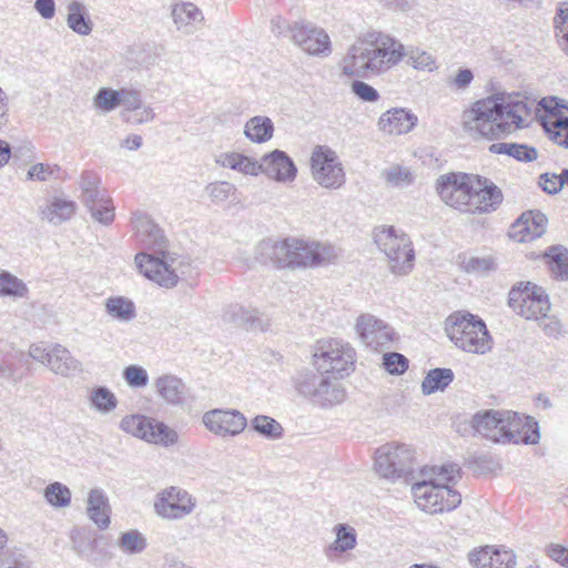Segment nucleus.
Masks as SVG:
<instances>
[{
    "mask_svg": "<svg viewBox=\"0 0 568 568\" xmlns=\"http://www.w3.org/2000/svg\"><path fill=\"white\" fill-rule=\"evenodd\" d=\"M534 102L520 93H496L476 101L463 114L464 126L488 139H499L527 125Z\"/></svg>",
    "mask_w": 568,
    "mask_h": 568,
    "instance_id": "nucleus-1",
    "label": "nucleus"
},
{
    "mask_svg": "<svg viewBox=\"0 0 568 568\" xmlns=\"http://www.w3.org/2000/svg\"><path fill=\"white\" fill-rule=\"evenodd\" d=\"M136 241L145 251L136 253L134 261L140 273L160 286L174 287L180 276H191V264L168 255V241L163 230L151 215H134L132 220Z\"/></svg>",
    "mask_w": 568,
    "mask_h": 568,
    "instance_id": "nucleus-2",
    "label": "nucleus"
},
{
    "mask_svg": "<svg viewBox=\"0 0 568 568\" xmlns=\"http://www.w3.org/2000/svg\"><path fill=\"white\" fill-rule=\"evenodd\" d=\"M403 43L389 34L372 31L349 45L338 62L342 75L364 79L381 75L403 60Z\"/></svg>",
    "mask_w": 568,
    "mask_h": 568,
    "instance_id": "nucleus-3",
    "label": "nucleus"
},
{
    "mask_svg": "<svg viewBox=\"0 0 568 568\" xmlns=\"http://www.w3.org/2000/svg\"><path fill=\"white\" fill-rule=\"evenodd\" d=\"M257 258L277 268L317 267L332 263L338 256L334 245L294 236L262 240L256 247Z\"/></svg>",
    "mask_w": 568,
    "mask_h": 568,
    "instance_id": "nucleus-4",
    "label": "nucleus"
},
{
    "mask_svg": "<svg viewBox=\"0 0 568 568\" xmlns=\"http://www.w3.org/2000/svg\"><path fill=\"white\" fill-rule=\"evenodd\" d=\"M445 329L449 339L465 352L486 354L491 349L493 338L478 315L454 313L446 320Z\"/></svg>",
    "mask_w": 568,
    "mask_h": 568,
    "instance_id": "nucleus-5",
    "label": "nucleus"
},
{
    "mask_svg": "<svg viewBox=\"0 0 568 568\" xmlns=\"http://www.w3.org/2000/svg\"><path fill=\"white\" fill-rule=\"evenodd\" d=\"M373 241L389 263L392 273L407 274L414 265L415 252L409 237L395 226H377L373 231Z\"/></svg>",
    "mask_w": 568,
    "mask_h": 568,
    "instance_id": "nucleus-6",
    "label": "nucleus"
},
{
    "mask_svg": "<svg viewBox=\"0 0 568 568\" xmlns=\"http://www.w3.org/2000/svg\"><path fill=\"white\" fill-rule=\"evenodd\" d=\"M414 463L415 453L408 445L389 443L376 450L374 467L386 479L409 481L414 479Z\"/></svg>",
    "mask_w": 568,
    "mask_h": 568,
    "instance_id": "nucleus-7",
    "label": "nucleus"
},
{
    "mask_svg": "<svg viewBox=\"0 0 568 568\" xmlns=\"http://www.w3.org/2000/svg\"><path fill=\"white\" fill-rule=\"evenodd\" d=\"M415 500L423 510L429 514L452 511L462 503V495L450 485L437 483L428 477L412 485Z\"/></svg>",
    "mask_w": 568,
    "mask_h": 568,
    "instance_id": "nucleus-8",
    "label": "nucleus"
},
{
    "mask_svg": "<svg viewBox=\"0 0 568 568\" xmlns=\"http://www.w3.org/2000/svg\"><path fill=\"white\" fill-rule=\"evenodd\" d=\"M476 181V174L464 172L445 173L436 180V192L448 206L469 212Z\"/></svg>",
    "mask_w": 568,
    "mask_h": 568,
    "instance_id": "nucleus-9",
    "label": "nucleus"
},
{
    "mask_svg": "<svg viewBox=\"0 0 568 568\" xmlns=\"http://www.w3.org/2000/svg\"><path fill=\"white\" fill-rule=\"evenodd\" d=\"M293 385L298 395L322 405H332L344 399L339 385L331 383L323 374L304 369L293 376Z\"/></svg>",
    "mask_w": 568,
    "mask_h": 568,
    "instance_id": "nucleus-10",
    "label": "nucleus"
},
{
    "mask_svg": "<svg viewBox=\"0 0 568 568\" xmlns=\"http://www.w3.org/2000/svg\"><path fill=\"white\" fill-rule=\"evenodd\" d=\"M354 349L341 339L322 342L315 353L318 369L332 374L334 378L348 375L354 367Z\"/></svg>",
    "mask_w": 568,
    "mask_h": 568,
    "instance_id": "nucleus-11",
    "label": "nucleus"
},
{
    "mask_svg": "<svg viewBox=\"0 0 568 568\" xmlns=\"http://www.w3.org/2000/svg\"><path fill=\"white\" fill-rule=\"evenodd\" d=\"M310 162L312 176L321 186L336 190L345 183L343 164L329 146H315Z\"/></svg>",
    "mask_w": 568,
    "mask_h": 568,
    "instance_id": "nucleus-12",
    "label": "nucleus"
},
{
    "mask_svg": "<svg viewBox=\"0 0 568 568\" xmlns=\"http://www.w3.org/2000/svg\"><path fill=\"white\" fill-rule=\"evenodd\" d=\"M501 444L535 445L540 439L538 422L517 412L507 410Z\"/></svg>",
    "mask_w": 568,
    "mask_h": 568,
    "instance_id": "nucleus-13",
    "label": "nucleus"
},
{
    "mask_svg": "<svg viewBox=\"0 0 568 568\" xmlns=\"http://www.w3.org/2000/svg\"><path fill=\"white\" fill-rule=\"evenodd\" d=\"M195 507V499L185 489L171 486L156 495L155 513L166 519H182Z\"/></svg>",
    "mask_w": 568,
    "mask_h": 568,
    "instance_id": "nucleus-14",
    "label": "nucleus"
},
{
    "mask_svg": "<svg viewBox=\"0 0 568 568\" xmlns=\"http://www.w3.org/2000/svg\"><path fill=\"white\" fill-rule=\"evenodd\" d=\"M292 41L310 55L326 58L332 53L327 32L311 22H294Z\"/></svg>",
    "mask_w": 568,
    "mask_h": 568,
    "instance_id": "nucleus-15",
    "label": "nucleus"
},
{
    "mask_svg": "<svg viewBox=\"0 0 568 568\" xmlns=\"http://www.w3.org/2000/svg\"><path fill=\"white\" fill-rule=\"evenodd\" d=\"M202 423L216 436L234 437L247 426L245 416L237 409L214 408L204 413Z\"/></svg>",
    "mask_w": 568,
    "mask_h": 568,
    "instance_id": "nucleus-16",
    "label": "nucleus"
},
{
    "mask_svg": "<svg viewBox=\"0 0 568 568\" xmlns=\"http://www.w3.org/2000/svg\"><path fill=\"white\" fill-rule=\"evenodd\" d=\"M100 178L92 171L83 172L79 180L81 199L90 213H113L115 206L104 190L99 189Z\"/></svg>",
    "mask_w": 568,
    "mask_h": 568,
    "instance_id": "nucleus-17",
    "label": "nucleus"
},
{
    "mask_svg": "<svg viewBox=\"0 0 568 568\" xmlns=\"http://www.w3.org/2000/svg\"><path fill=\"white\" fill-rule=\"evenodd\" d=\"M468 561L475 568H516L517 555L504 546H480L468 554Z\"/></svg>",
    "mask_w": 568,
    "mask_h": 568,
    "instance_id": "nucleus-18",
    "label": "nucleus"
},
{
    "mask_svg": "<svg viewBox=\"0 0 568 568\" xmlns=\"http://www.w3.org/2000/svg\"><path fill=\"white\" fill-rule=\"evenodd\" d=\"M504 201L501 190L489 179L477 175L468 213H488L499 209Z\"/></svg>",
    "mask_w": 568,
    "mask_h": 568,
    "instance_id": "nucleus-19",
    "label": "nucleus"
},
{
    "mask_svg": "<svg viewBox=\"0 0 568 568\" xmlns=\"http://www.w3.org/2000/svg\"><path fill=\"white\" fill-rule=\"evenodd\" d=\"M261 173L277 182L287 183L295 180L297 169L293 160L281 150H274L262 156Z\"/></svg>",
    "mask_w": 568,
    "mask_h": 568,
    "instance_id": "nucleus-20",
    "label": "nucleus"
},
{
    "mask_svg": "<svg viewBox=\"0 0 568 568\" xmlns=\"http://www.w3.org/2000/svg\"><path fill=\"white\" fill-rule=\"evenodd\" d=\"M506 414L507 410L493 408L478 410L471 417V428L483 437L494 443L501 444Z\"/></svg>",
    "mask_w": 568,
    "mask_h": 568,
    "instance_id": "nucleus-21",
    "label": "nucleus"
},
{
    "mask_svg": "<svg viewBox=\"0 0 568 568\" xmlns=\"http://www.w3.org/2000/svg\"><path fill=\"white\" fill-rule=\"evenodd\" d=\"M417 121L418 119L413 112L404 108H394L379 116L377 126L385 134L400 135L410 132Z\"/></svg>",
    "mask_w": 568,
    "mask_h": 568,
    "instance_id": "nucleus-22",
    "label": "nucleus"
},
{
    "mask_svg": "<svg viewBox=\"0 0 568 568\" xmlns=\"http://www.w3.org/2000/svg\"><path fill=\"white\" fill-rule=\"evenodd\" d=\"M547 223V215H518L509 227L508 236L518 243L531 242L546 232Z\"/></svg>",
    "mask_w": 568,
    "mask_h": 568,
    "instance_id": "nucleus-23",
    "label": "nucleus"
},
{
    "mask_svg": "<svg viewBox=\"0 0 568 568\" xmlns=\"http://www.w3.org/2000/svg\"><path fill=\"white\" fill-rule=\"evenodd\" d=\"M171 16L176 29L184 34L193 33L204 20L202 11L192 2L173 4Z\"/></svg>",
    "mask_w": 568,
    "mask_h": 568,
    "instance_id": "nucleus-24",
    "label": "nucleus"
},
{
    "mask_svg": "<svg viewBox=\"0 0 568 568\" xmlns=\"http://www.w3.org/2000/svg\"><path fill=\"white\" fill-rule=\"evenodd\" d=\"M155 389L160 397L173 406H182L185 403V384L174 375L165 374L154 381Z\"/></svg>",
    "mask_w": 568,
    "mask_h": 568,
    "instance_id": "nucleus-25",
    "label": "nucleus"
},
{
    "mask_svg": "<svg viewBox=\"0 0 568 568\" xmlns=\"http://www.w3.org/2000/svg\"><path fill=\"white\" fill-rule=\"evenodd\" d=\"M87 513L89 518L103 530L110 526V505L109 499L102 489H91L88 498Z\"/></svg>",
    "mask_w": 568,
    "mask_h": 568,
    "instance_id": "nucleus-26",
    "label": "nucleus"
},
{
    "mask_svg": "<svg viewBox=\"0 0 568 568\" xmlns=\"http://www.w3.org/2000/svg\"><path fill=\"white\" fill-rule=\"evenodd\" d=\"M48 365L52 372L62 376H70L82 371L81 363L60 344H57L51 348V355Z\"/></svg>",
    "mask_w": 568,
    "mask_h": 568,
    "instance_id": "nucleus-27",
    "label": "nucleus"
},
{
    "mask_svg": "<svg viewBox=\"0 0 568 568\" xmlns=\"http://www.w3.org/2000/svg\"><path fill=\"white\" fill-rule=\"evenodd\" d=\"M224 321L234 324L237 327H242L246 331L250 329H264L263 320L258 316L256 310H248L241 305L230 306L224 315Z\"/></svg>",
    "mask_w": 568,
    "mask_h": 568,
    "instance_id": "nucleus-28",
    "label": "nucleus"
},
{
    "mask_svg": "<svg viewBox=\"0 0 568 568\" xmlns=\"http://www.w3.org/2000/svg\"><path fill=\"white\" fill-rule=\"evenodd\" d=\"M67 10L68 27L77 34L89 36L92 32L93 22L85 6L78 0H72L68 3Z\"/></svg>",
    "mask_w": 568,
    "mask_h": 568,
    "instance_id": "nucleus-29",
    "label": "nucleus"
},
{
    "mask_svg": "<svg viewBox=\"0 0 568 568\" xmlns=\"http://www.w3.org/2000/svg\"><path fill=\"white\" fill-rule=\"evenodd\" d=\"M216 163L223 168L237 171L245 175L256 176L261 173V165L258 161L236 152L221 153L216 158Z\"/></svg>",
    "mask_w": 568,
    "mask_h": 568,
    "instance_id": "nucleus-30",
    "label": "nucleus"
},
{
    "mask_svg": "<svg viewBox=\"0 0 568 568\" xmlns=\"http://www.w3.org/2000/svg\"><path fill=\"white\" fill-rule=\"evenodd\" d=\"M552 277L557 281H568V248L556 244L549 246L544 254Z\"/></svg>",
    "mask_w": 568,
    "mask_h": 568,
    "instance_id": "nucleus-31",
    "label": "nucleus"
},
{
    "mask_svg": "<svg viewBox=\"0 0 568 568\" xmlns=\"http://www.w3.org/2000/svg\"><path fill=\"white\" fill-rule=\"evenodd\" d=\"M274 123L265 115H255L244 125V135L254 143H265L273 138Z\"/></svg>",
    "mask_w": 568,
    "mask_h": 568,
    "instance_id": "nucleus-32",
    "label": "nucleus"
},
{
    "mask_svg": "<svg viewBox=\"0 0 568 568\" xmlns=\"http://www.w3.org/2000/svg\"><path fill=\"white\" fill-rule=\"evenodd\" d=\"M455 374L450 368L436 367L427 372L422 382V392L424 395H432L437 392H444L453 383Z\"/></svg>",
    "mask_w": 568,
    "mask_h": 568,
    "instance_id": "nucleus-33",
    "label": "nucleus"
},
{
    "mask_svg": "<svg viewBox=\"0 0 568 568\" xmlns=\"http://www.w3.org/2000/svg\"><path fill=\"white\" fill-rule=\"evenodd\" d=\"M104 306L105 312L120 322H130L136 316L134 302L125 296H110L105 300Z\"/></svg>",
    "mask_w": 568,
    "mask_h": 568,
    "instance_id": "nucleus-34",
    "label": "nucleus"
},
{
    "mask_svg": "<svg viewBox=\"0 0 568 568\" xmlns=\"http://www.w3.org/2000/svg\"><path fill=\"white\" fill-rule=\"evenodd\" d=\"M489 151L495 154H506L520 162H532L537 159L538 152L534 146L518 143H494Z\"/></svg>",
    "mask_w": 568,
    "mask_h": 568,
    "instance_id": "nucleus-35",
    "label": "nucleus"
},
{
    "mask_svg": "<svg viewBox=\"0 0 568 568\" xmlns=\"http://www.w3.org/2000/svg\"><path fill=\"white\" fill-rule=\"evenodd\" d=\"M152 424L153 418L135 414L123 417L120 422V428L134 437L149 442L153 429Z\"/></svg>",
    "mask_w": 568,
    "mask_h": 568,
    "instance_id": "nucleus-36",
    "label": "nucleus"
},
{
    "mask_svg": "<svg viewBox=\"0 0 568 568\" xmlns=\"http://www.w3.org/2000/svg\"><path fill=\"white\" fill-rule=\"evenodd\" d=\"M90 407L100 414H109L118 406V398L106 386H94L88 397Z\"/></svg>",
    "mask_w": 568,
    "mask_h": 568,
    "instance_id": "nucleus-37",
    "label": "nucleus"
},
{
    "mask_svg": "<svg viewBox=\"0 0 568 568\" xmlns=\"http://www.w3.org/2000/svg\"><path fill=\"white\" fill-rule=\"evenodd\" d=\"M336 539L326 548V555L332 552H345L356 547L357 536L353 527L347 524H338L335 526Z\"/></svg>",
    "mask_w": 568,
    "mask_h": 568,
    "instance_id": "nucleus-38",
    "label": "nucleus"
},
{
    "mask_svg": "<svg viewBox=\"0 0 568 568\" xmlns=\"http://www.w3.org/2000/svg\"><path fill=\"white\" fill-rule=\"evenodd\" d=\"M460 267L469 274H485L497 268L496 258L488 256H468L466 254L458 255Z\"/></svg>",
    "mask_w": 568,
    "mask_h": 568,
    "instance_id": "nucleus-39",
    "label": "nucleus"
},
{
    "mask_svg": "<svg viewBox=\"0 0 568 568\" xmlns=\"http://www.w3.org/2000/svg\"><path fill=\"white\" fill-rule=\"evenodd\" d=\"M250 429L270 440L280 439L284 433L282 425L273 417L266 415L255 416L251 420Z\"/></svg>",
    "mask_w": 568,
    "mask_h": 568,
    "instance_id": "nucleus-40",
    "label": "nucleus"
},
{
    "mask_svg": "<svg viewBox=\"0 0 568 568\" xmlns=\"http://www.w3.org/2000/svg\"><path fill=\"white\" fill-rule=\"evenodd\" d=\"M403 59L407 58V64L412 65L416 70L433 72L437 69L436 59L434 55L419 48L402 49Z\"/></svg>",
    "mask_w": 568,
    "mask_h": 568,
    "instance_id": "nucleus-41",
    "label": "nucleus"
},
{
    "mask_svg": "<svg viewBox=\"0 0 568 568\" xmlns=\"http://www.w3.org/2000/svg\"><path fill=\"white\" fill-rule=\"evenodd\" d=\"M116 546L128 555H138L148 546L146 538L138 529H130L120 534Z\"/></svg>",
    "mask_w": 568,
    "mask_h": 568,
    "instance_id": "nucleus-42",
    "label": "nucleus"
},
{
    "mask_svg": "<svg viewBox=\"0 0 568 568\" xmlns=\"http://www.w3.org/2000/svg\"><path fill=\"white\" fill-rule=\"evenodd\" d=\"M28 294L24 282L8 271L0 272V296L21 298Z\"/></svg>",
    "mask_w": 568,
    "mask_h": 568,
    "instance_id": "nucleus-43",
    "label": "nucleus"
},
{
    "mask_svg": "<svg viewBox=\"0 0 568 568\" xmlns=\"http://www.w3.org/2000/svg\"><path fill=\"white\" fill-rule=\"evenodd\" d=\"M121 89L100 88L93 97V106L103 113H110L121 104Z\"/></svg>",
    "mask_w": 568,
    "mask_h": 568,
    "instance_id": "nucleus-44",
    "label": "nucleus"
},
{
    "mask_svg": "<svg viewBox=\"0 0 568 568\" xmlns=\"http://www.w3.org/2000/svg\"><path fill=\"white\" fill-rule=\"evenodd\" d=\"M555 34L561 49L568 55V2H560L554 17Z\"/></svg>",
    "mask_w": 568,
    "mask_h": 568,
    "instance_id": "nucleus-45",
    "label": "nucleus"
},
{
    "mask_svg": "<svg viewBox=\"0 0 568 568\" xmlns=\"http://www.w3.org/2000/svg\"><path fill=\"white\" fill-rule=\"evenodd\" d=\"M386 183L392 187H406L414 182V175L412 171L398 164H394L388 169H385L382 173Z\"/></svg>",
    "mask_w": 568,
    "mask_h": 568,
    "instance_id": "nucleus-46",
    "label": "nucleus"
},
{
    "mask_svg": "<svg viewBox=\"0 0 568 568\" xmlns=\"http://www.w3.org/2000/svg\"><path fill=\"white\" fill-rule=\"evenodd\" d=\"M44 498L51 506L64 508L71 504V491L65 485L54 481L44 488Z\"/></svg>",
    "mask_w": 568,
    "mask_h": 568,
    "instance_id": "nucleus-47",
    "label": "nucleus"
},
{
    "mask_svg": "<svg viewBox=\"0 0 568 568\" xmlns=\"http://www.w3.org/2000/svg\"><path fill=\"white\" fill-rule=\"evenodd\" d=\"M523 307L518 311V314L525 317L526 320H540L546 318L548 312L550 311V302L540 300H531L530 297H525V301H521Z\"/></svg>",
    "mask_w": 568,
    "mask_h": 568,
    "instance_id": "nucleus-48",
    "label": "nucleus"
},
{
    "mask_svg": "<svg viewBox=\"0 0 568 568\" xmlns=\"http://www.w3.org/2000/svg\"><path fill=\"white\" fill-rule=\"evenodd\" d=\"M152 428L153 429L150 434L149 443L171 446L178 442V433L163 422L153 419Z\"/></svg>",
    "mask_w": 568,
    "mask_h": 568,
    "instance_id": "nucleus-49",
    "label": "nucleus"
},
{
    "mask_svg": "<svg viewBox=\"0 0 568 568\" xmlns=\"http://www.w3.org/2000/svg\"><path fill=\"white\" fill-rule=\"evenodd\" d=\"M384 321L375 317L372 314H362L356 322V332L363 343H373L372 335L375 329L379 328Z\"/></svg>",
    "mask_w": 568,
    "mask_h": 568,
    "instance_id": "nucleus-50",
    "label": "nucleus"
},
{
    "mask_svg": "<svg viewBox=\"0 0 568 568\" xmlns=\"http://www.w3.org/2000/svg\"><path fill=\"white\" fill-rule=\"evenodd\" d=\"M429 477L436 478L437 483L444 485L455 484L462 477V468L455 463L433 466Z\"/></svg>",
    "mask_w": 568,
    "mask_h": 568,
    "instance_id": "nucleus-51",
    "label": "nucleus"
},
{
    "mask_svg": "<svg viewBox=\"0 0 568 568\" xmlns=\"http://www.w3.org/2000/svg\"><path fill=\"white\" fill-rule=\"evenodd\" d=\"M546 132L556 144L568 149V116L556 118L546 124Z\"/></svg>",
    "mask_w": 568,
    "mask_h": 568,
    "instance_id": "nucleus-52",
    "label": "nucleus"
},
{
    "mask_svg": "<svg viewBox=\"0 0 568 568\" xmlns=\"http://www.w3.org/2000/svg\"><path fill=\"white\" fill-rule=\"evenodd\" d=\"M206 191L211 197V200L215 203H223L226 201H235L236 200V189L233 184L219 181L211 183L206 186Z\"/></svg>",
    "mask_w": 568,
    "mask_h": 568,
    "instance_id": "nucleus-53",
    "label": "nucleus"
},
{
    "mask_svg": "<svg viewBox=\"0 0 568 568\" xmlns=\"http://www.w3.org/2000/svg\"><path fill=\"white\" fill-rule=\"evenodd\" d=\"M70 539L72 541V548L79 556H89L91 555L95 547L97 541L94 539L89 538L85 535L84 529L74 528L70 534Z\"/></svg>",
    "mask_w": 568,
    "mask_h": 568,
    "instance_id": "nucleus-54",
    "label": "nucleus"
},
{
    "mask_svg": "<svg viewBox=\"0 0 568 568\" xmlns=\"http://www.w3.org/2000/svg\"><path fill=\"white\" fill-rule=\"evenodd\" d=\"M409 361L397 352H389L383 355V366L390 375H403L408 369Z\"/></svg>",
    "mask_w": 568,
    "mask_h": 568,
    "instance_id": "nucleus-55",
    "label": "nucleus"
},
{
    "mask_svg": "<svg viewBox=\"0 0 568 568\" xmlns=\"http://www.w3.org/2000/svg\"><path fill=\"white\" fill-rule=\"evenodd\" d=\"M121 119L125 118L133 110L138 109L142 103L141 91L136 89L121 88Z\"/></svg>",
    "mask_w": 568,
    "mask_h": 568,
    "instance_id": "nucleus-56",
    "label": "nucleus"
},
{
    "mask_svg": "<svg viewBox=\"0 0 568 568\" xmlns=\"http://www.w3.org/2000/svg\"><path fill=\"white\" fill-rule=\"evenodd\" d=\"M123 378L130 387L142 388L149 383L145 368L140 365H129L123 369Z\"/></svg>",
    "mask_w": 568,
    "mask_h": 568,
    "instance_id": "nucleus-57",
    "label": "nucleus"
},
{
    "mask_svg": "<svg viewBox=\"0 0 568 568\" xmlns=\"http://www.w3.org/2000/svg\"><path fill=\"white\" fill-rule=\"evenodd\" d=\"M395 332L394 329L388 326L385 322L384 324L374 331L372 337L373 343H364L367 347L372 348L373 351H378L379 348L388 345L389 342L394 339Z\"/></svg>",
    "mask_w": 568,
    "mask_h": 568,
    "instance_id": "nucleus-58",
    "label": "nucleus"
},
{
    "mask_svg": "<svg viewBox=\"0 0 568 568\" xmlns=\"http://www.w3.org/2000/svg\"><path fill=\"white\" fill-rule=\"evenodd\" d=\"M154 116L155 113L153 111V108L151 105L142 103L138 109L133 110L122 120L129 124L140 125L143 123L151 122L154 119Z\"/></svg>",
    "mask_w": 568,
    "mask_h": 568,
    "instance_id": "nucleus-59",
    "label": "nucleus"
},
{
    "mask_svg": "<svg viewBox=\"0 0 568 568\" xmlns=\"http://www.w3.org/2000/svg\"><path fill=\"white\" fill-rule=\"evenodd\" d=\"M351 89L352 92L364 102H376L379 99L378 91L364 81L354 80Z\"/></svg>",
    "mask_w": 568,
    "mask_h": 568,
    "instance_id": "nucleus-60",
    "label": "nucleus"
},
{
    "mask_svg": "<svg viewBox=\"0 0 568 568\" xmlns=\"http://www.w3.org/2000/svg\"><path fill=\"white\" fill-rule=\"evenodd\" d=\"M539 185L548 194H556L564 187L562 172L556 173H544L539 176Z\"/></svg>",
    "mask_w": 568,
    "mask_h": 568,
    "instance_id": "nucleus-61",
    "label": "nucleus"
},
{
    "mask_svg": "<svg viewBox=\"0 0 568 568\" xmlns=\"http://www.w3.org/2000/svg\"><path fill=\"white\" fill-rule=\"evenodd\" d=\"M473 80V71L468 68H464L459 69L453 78H449L447 80V83L449 87L455 88L457 90H465L469 87Z\"/></svg>",
    "mask_w": 568,
    "mask_h": 568,
    "instance_id": "nucleus-62",
    "label": "nucleus"
},
{
    "mask_svg": "<svg viewBox=\"0 0 568 568\" xmlns=\"http://www.w3.org/2000/svg\"><path fill=\"white\" fill-rule=\"evenodd\" d=\"M546 555L562 567L568 568V548L560 544H549L546 546Z\"/></svg>",
    "mask_w": 568,
    "mask_h": 568,
    "instance_id": "nucleus-63",
    "label": "nucleus"
},
{
    "mask_svg": "<svg viewBox=\"0 0 568 568\" xmlns=\"http://www.w3.org/2000/svg\"><path fill=\"white\" fill-rule=\"evenodd\" d=\"M75 206V202L73 201L62 196H54L49 202L48 213H73Z\"/></svg>",
    "mask_w": 568,
    "mask_h": 568,
    "instance_id": "nucleus-64",
    "label": "nucleus"
}]
</instances>
